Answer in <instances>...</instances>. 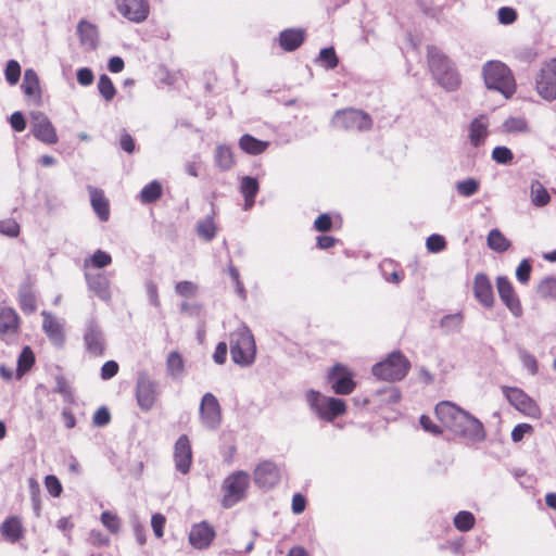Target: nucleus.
I'll use <instances>...</instances> for the list:
<instances>
[{
	"mask_svg": "<svg viewBox=\"0 0 556 556\" xmlns=\"http://www.w3.org/2000/svg\"><path fill=\"white\" fill-rule=\"evenodd\" d=\"M429 68L438 83L447 91H454L460 86V77L450 59L437 47L427 48Z\"/></svg>",
	"mask_w": 556,
	"mask_h": 556,
	"instance_id": "obj_1",
	"label": "nucleus"
},
{
	"mask_svg": "<svg viewBox=\"0 0 556 556\" xmlns=\"http://www.w3.org/2000/svg\"><path fill=\"white\" fill-rule=\"evenodd\" d=\"M486 88L494 89L506 98L516 91V80L509 67L501 61H489L482 68Z\"/></svg>",
	"mask_w": 556,
	"mask_h": 556,
	"instance_id": "obj_2",
	"label": "nucleus"
},
{
	"mask_svg": "<svg viewBox=\"0 0 556 556\" xmlns=\"http://www.w3.org/2000/svg\"><path fill=\"white\" fill-rule=\"evenodd\" d=\"M230 355L239 366L251 365L256 355L254 337L247 327H240L229 334Z\"/></svg>",
	"mask_w": 556,
	"mask_h": 556,
	"instance_id": "obj_3",
	"label": "nucleus"
},
{
	"mask_svg": "<svg viewBox=\"0 0 556 556\" xmlns=\"http://www.w3.org/2000/svg\"><path fill=\"white\" fill-rule=\"evenodd\" d=\"M306 401L311 409L324 421L332 422L346 413L344 400L332 396H325L320 392L309 390L306 393Z\"/></svg>",
	"mask_w": 556,
	"mask_h": 556,
	"instance_id": "obj_4",
	"label": "nucleus"
},
{
	"mask_svg": "<svg viewBox=\"0 0 556 556\" xmlns=\"http://www.w3.org/2000/svg\"><path fill=\"white\" fill-rule=\"evenodd\" d=\"M410 368L409 361L401 352H392L386 359L372 366V375L384 381L402 380Z\"/></svg>",
	"mask_w": 556,
	"mask_h": 556,
	"instance_id": "obj_5",
	"label": "nucleus"
},
{
	"mask_svg": "<svg viewBox=\"0 0 556 556\" xmlns=\"http://www.w3.org/2000/svg\"><path fill=\"white\" fill-rule=\"evenodd\" d=\"M534 90L546 101L556 100V58L543 62L533 75Z\"/></svg>",
	"mask_w": 556,
	"mask_h": 556,
	"instance_id": "obj_6",
	"label": "nucleus"
},
{
	"mask_svg": "<svg viewBox=\"0 0 556 556\" xmlns=\"http://www.w3.org/2000/svg\"><path fill=\"white\" fill-rule=\"evenodd\" d=\"M249 486V475L242 470L229 475L223 482L224 496L222 505L225 508L233 506L244 496Z\"/></svg>",
	"mask_w": 556,
	"mask_h": 556,
	"instance_id": "obj_7",
	"label": "nucleus"
},
{
	"mask_svg": "<svg viewBox=\"0 0 556 556\" xmlns=\"http://www.w3.org/2000/svg\"><path fill=\"white\" fill-rule=\"evenodd\" d=\"M332 124L337 128L369 130L372 127V119L366 112L353 108L338 110Z\"/></svg>",
	"mask_w": 556,
	"mask_h": 556,
	"instance_id": "obj_8",
	"label": "nucleus"
},
{
	"mask_svg": "<svg viewBox=\"0 0 556 556\" xmlns=\"http://www.w3.org/2000/svg\"><path fill=\"white\" fill-rule=\"evenodd\" d=\"M354 376V372L348 366L337 363L328 370L327 381L333 393L349 395L356 388Z\"/></svg>",
	"mask_w": 556,
	"mask_h": 556,
	"instance_id": "obj_9",
	"label": "nucleus"
},
{
	"mask_svg": "<svg viewBox=\"0 0 556 556\" xmlns=\"http://www.w3.org/2000/svg\"><path fill=\"white\" fill-rule=\"evenodd\" d=\"M502 391L509 404L518 412L531 418L538 419L541 417L542 412L540 406L521 389L516 387H503Z\"/></svg>",
	"mask_w": 556,
	"mask_h": 556,
	"instance_id": "obj_10",
	"label": "nucleus"
},
{
	"mask_svg": "<svg viewBox=\"0 0 556 556\" xmlns=\"http://www.w3.org/2000/svg\"><path fill=\"white\" fill-rule=\"evenodd\" d=\"M118 13L134 23L146 21L150 13V5L147 0H115Z\"/></svg>",
	"mask_w": 556,
	"mask_h": 556,
	"instance_id": "obj_11",
	"label": "nucleus"
},
{
	"mask_svg": "<svg viewBox=\"0 0 556 556\" xmlns=\"http://www.w3.org/2000/svg\"><path fill=\"white\" fill-rule=\"evenodd\" d=\"M31 132L36 139L46 144H55L59 140L51 121L41 112L31 114Z\"/></svg>",
	"mask_w": 556,
	"mask_h": 556,
	"instance_id": "obj_12",
	"label": "nucleus"
},
{
	"mask_svg": "<svg viewBox=\"0 0 556 556\" xmlns=\"http://www.w3.org/2000/svg\"><path fill=\"white\" fill-rule=\"evenodd\" d=\"M434 413L442 426L454 432L458 424L464 419L466 410L450 401H442L435 405Z\"/></svg>",
	"mask_w": 556,
	"mask_h": 556,
	"instance_id": "obj_13",
	"label": "nucleus"
},
{
	"mask_svg": "<svg viewBox=\"0 0 556 556\" xmlns=\"http://www.w3.org/2000/svg\"><path fill=\"white\" fill-rule=\"evenodd\" d=\"M280 478V468L273 460H263L254 469L255 484L262 489H273L279 483Z\"/></svg>",
	"mask_w": 556,
	"mask_h": 556,
	"instance_id": "obj_14",
	"label": "nucleus"
},
{
	"mask_svg": "<svg viewBox=\"0 0 556 556\" xmlns=\"http://www.w3.org/2000/svg\"><path fill=\"white\" fill-rule=\"evenodd\" d=\"M454 433L469 442H481L485 439V430L480 420L466 412Z\"/></svg>",
	"mask_w": 556,
	"mask_h": 556,
	"instance_id": "obj_15",
	"label": "nucleus"
},
{
	"mask_svg": "<svg viewBox=\"0 0 556 556\" xmlns=\"http://www.w3.org/2000/svg\"><path fill=\"white\" fill-rule=\"evenodd\" d=\"M496 288L500 299L515 316L522 314V305L510 280L506 276L496 278Z\"/></svg>",
	"mask_w": 556,
	"mask_h": 556,
	"instance_id": "obj_16",
	"label": "nucleus"
},
{
	"mask_svg": "<svg viewBox=\"0 0 556 556\" xmlns=\"http://www.w3.org/2000/svg\"><path fill=\"white\" fill-rule=\"evenodd\" d=\"M173 456L176 469L180 473L187 475L193 460L191 442L187 434H181L175 442Z\"/></svg>",
	"mask_w": 556,
	"mask_h": 556,
	"instance_id": "obj_17",
	"label": "nucleus"
},
{
	"mask_svg": "<svg viewBox=\"0 0 556 556\" xmlns=\"http://www.w3.org/2000/svg\"><path fill=\"white\" fill-rule=\"evenodd\" d=\"M21 329V318L14 307L0 302V338L15 337Z\"/></svg>",
	"mask_w": 556,
	"mask_h": 556,
	"instance_id": "obj_18",
	"label": "nucleus"
},
{
	"mask_svg": "<svg viewBox=\"0 0 556 556\" xmlns=\"http://www.w3.org/2000/svg\"><path fill=\"white\" fill-rule=\"evenodd\" d=\"M202 422L208 428H216L222 421V409L216 396L210 392L202 397L200 405Z\"/></svg>",
	"mask_w": 556,
	"mask_h": 556,
	"instance_id": "obj_19",
	"label": "nucleus"
},
{
	"mask_svg": "<svg viewBox=\"0 0 556 556\" xmlns=\"http://www.w3.org/2000/svg\"><path fill=\"white\" fill-rule=\"evenodd\" d=\"M137 403L143 410H150L156 401V386L147 376H140L136 386Z\"/></svg>",
	"mask_w": 556,
	"mask_h": 556,
	"instance_id": "obj_20",
	"label": "nucleus"
},
{
	"mask_svg": "<svg viewBox=\"0 0 556 556\" xmlns=\"http://www.w3.org/2000/svg\"><path fill=\"white\" fill-rule=\"evenodd\" d=\"M216 536L215 529L206 521L192 526L189 532L190 544L198 549L207 548Z\"/></svg>",
	"mask_w": 556,
	"mask_h": 556,
	"instance_id": "obj_21",
	"label": "nucleus"
},
{
	"mask_svg": "<svg viewBox=\"0 0 556 556\" xmlns=\"http://www.w3.org/2000/svg\"><path fill=\"white\" fill-rule=\"evenodd\" d=\"M473 294L477 301L483 305L484 307H492L494 304V293L492 283L489 277L479 273L475 276L473 279Z\"/></svg>",
	"mask_w": 556,
	"mask_h": 556,
	"instance_id": "obj_22",
	"label": "nucleus"
},
{
	"mask_svg": "<svg viewBox=\"0 0 556 556\" xmlns=\"http://www.w3.org/2000/svg\"><path fill=\"white\" fill-rule=\"evenodd\" d=\"M26 99L35 104L41 101V87L39 77L35 70L27 68L24 72V78L21 86Z\"/></svg>",
	"mask_w": 556,
	"mask_h": 556,
	"instance_id": "obj_23",
	"label": "nucleus"
},
{
	"mask_svg": "<svg viewBox=\"0 0 556 556\" xmlns=\"http://www.w3.org/2000/svg\"><path fill=\"white\" fill-rule=\"evenodd\" d=\"M489 135V119L485 115H480L471 121L468 128L470 143L478 148L485 142Z\"/></svg>",
	"mask_w": 556,
	"mask_h": 556,
	"instance_id": "obj_24",
	"label": "nucleus"
},
{
	"mask_svg": "<svg viewBox=\"0 0 556 556\" xmlns=\"http://www.w3.org/2000/svg\"><path fill=\"white\" fill-rule=\"evenodd\" d=\"M306 33L302 28H287L279 34V46L282 50L291 52L300 48L305 41Z\"/></svg>",
	"mask_w": 556,
	"mask_h": 556,
	"instance_id": "obj_25",
	"label": "nucleus"
},
{
	"mask_svg": "<svg viewBox=\"0 0 556 556\" xmlns=\"http://www.w3.org/2000/svg\"><path fill=\"white\" fill-rule=\"evenodd\" d=\"M42 329L54 345H63L65 340L63 326L52 314H43Z\"/></svg>",
	"mask_w": 556,
	"mask_h": 556,
	"instance_id": "obj_26",
	"label": "nucleus"
},
{
	"mask_svg": "<svg viewBox=\"0 0 556 556\" xmlns=\"http://www.w3.org/2000/svg\"><path fill=\"white\" fill-rule=\"evenodd\" d=\"M87 351L93 356H101L104 353V339L101 330L96 326H90L84 336Z\"/></svg>",
	"mask_w": 556,
	"mask_h": 556,
	"instance_id": "obj_27",
	"label": "nucleus"
},
{
	"mask_svg": "<svg viewBox=\"0 0 556 556\" xmlns=\"http://www.w3.org/2000/svg\"><path fill=\"white\" fill-rule=\"evenodd\" d=\"M89 193L93 211L102 222H106L110 217V203L103 190L90 187Z\"/></svg>",
	"mask_w": 556,
	"mask_h": 556,
	"instance_id": "obj_28",
	"label": "nucleus"
},
{
	"mask_svg": "<svg viewBox=\"0 0 556 556\" xmlns=\"http://www.w3.org/2000/svg\"><path fill=\"white\" fill-rule=\"evenodd\" d=\"M88 287L103 301L111 300L110 281L103 274H86Z\"/></svg>",
	"mask_w": 556,
	"mask_h": 556,
	"instance_id": "obj_29",
	"label": "nucleus"
},
{
	"mask_svg": "<svg viewBox=\"0 0 556 556\" xmlns=\"http://www.w3.org/2000/svg\"><path fill=\"white\" fill-rule=\"evenodd\" d=\"M1 535L8 541L15 543L23 536V527L18 517L7 518L0 526Z\"/></svg>",
	"mask_w": 556,
	"mask_h": 556,
	"instance_id": "obj_30",
	"label": "nucleus"
},
{
	"mask_svg": "<svg viewBox=\"0 0 556 556\" xmlns=\"http://www.w3.org/2000/svg\"><path fill=\"white\" fill-rule=\"evenodd\" d=\"M77 34L80 40V43L89 49H94L98 43V31L97 27L83 20L77 25Z\"/></svg>",
	"mask_w": 556,
	"mask_h": 556,
	"instance_id": "obj_31",
	"label": "nucleus"
},
{
	"mask_svg": "<svg viewBox=\"0 0 556 556\" xmlns=\"http://www.w3.org/2000/svg\"><path fill=\"white\" fill-rule=\"evenodd\" d=\"M240 149L251 155H258L267 150L268 141L260 140L252 135L245 134L239 139Z\"/></svg>",
	"mask_w": 556,
	"mask_h": 556,
	"instance_id": "obj_32",
	"label": "nucleus"
},
{
	"mask_svg": "<svg viewBox=\"0 0 556 556\" xmlns=\"http://www.w3.org/2000/svg\"><path fill=\"white\" fill-rule=\"evenodd\" d=\"M258 190V181L255 178L250 176L242 177L240 191L244 197V207L247 210L253 206Z\"/></svg>",
	"mask_w": 556,
	"mask_h": 556,
	"instance_id": "obj_33",
	"label": "nucleus"
},
{
	"mask_svg": "<svg viewBox=\"0 0 556 556\" xmlns=\"http://www.w3.org/2000/svg\"><path fill=\"white\" fill-rule=\"evenodd\" d=\"M530 200L535 207H544L551 202V195L547 189L539 180H533L530 185Z\"/></svg>",
	"mask_w": 556,
	"mask_h": 556,
	"instance_id": "obj_34",
	"label": "nucleus"
},
{
	"mask_svg": "<svg viewBox=\"0 0 556 556\" xmlns=\"http://www.w3.org/2000/svg\"><path fill=\"white\" fill-rule=\"evenodd\" d=\"M162 195L163 186L157 180H153L141 189L139 200L142 204H150L159 201Z\"/></svg>",
	"mask_w": 556,
	"mask_h": 556,
	"instance_id": "obj_35",
	"label": "nucleus"
},
{
	"mask_svg": "<svg viewBox=\"0 0 556 556\" xmlns=\"http://www.w3.org/2000/svg\"><path fill=\"white\" fill-rule=\"evenodd\" d=\"M536 295L544 301L556 300V277L547 276L543 278L536 286Z\"/></svg>",
	"mask_w": 556,
	"mask_h": 556,
	"instance_id": "obj_36",
	"label": "nucleus"
},
{
	"mask_svg": "<svg viewBox=\"0 0 556 556\" xmlns=\"http://www.w3.org/2000/svg\"><path fill=\"white\" fill-rule=\"evenodd\" d=\"M488 247L498 253H503L510 248V241L498 229H492L486 238Z\"/></svg>",
	"mask_w": 556,
	"mask_h": 556,
	"instance_id": "obj_37",
	"label": "nucleus"
},
{
	"mask_svg": "<svg viewBox=\"0 0 556 556\" xmlns=\"http://www.w3.org/2000/svg\"><path fill=\"white\" fill-rule=\"evenodd\" d=\"M215 161L220 169H230L235 165L232 150L227 146H218L215 150Z\"/></svg>",
	"mask_w": 556,
	"mask_h": 556,
	"instance_id": "obj_38",
	"label": "nucleus"
},
{
	"mask_svg": "<svg viewBox=\"0 0 556 556\" xmlns=\"http://www.w3.org/2000/svg\"><path fill=\"white\" fill-rule=\"evenodd\" d=\"M18 305L24 313H34L36 311V296L29 287H23L18 291Z\"/></svg>",
	"mask_w": 556,
	"mask_h": 556,
	"instance_id": "obj_39",
	"label": "nucleus"
},
{
	"mask_svg": "<svg viewBox=\"0 0 556 556\" xmlns=\"http://www.w3.org/2000/svg\"><path fill=\"white\" fill-rule=\"evenodd\" d=\"M34 364H35V354H34L33 350L30 349V346L27 345V346L23 348V350L18 356L17 367H16L17 375L20 377L25 375L26 372H28L31 369Z\"/></svg>",
	"mask_w": 556,
	"mask_h": 556,
	"instance_id": "obj_40",
	"label": "nucleus"
},
{
	"mask_svg": "<svg viewBox=\"0 0 556 556\" xmlns=\"http://www.w3.org/2000/svg\"><path fill=\"white\" fill-rule=\"evenodd\" d=\"M453 523L458 531L467 532L475 527L476 518L472 513L462 510L455 515Z\"/></svg>",
	"mask_w": 556,
	"mask_h": 556,
	"instance_id": "obj_41",
	"label": "nucleus"
},
{
	"mask_svg": "<svg viewBox=\"0 0 556 556\" xmlns=\"http://www.w3.org/2000/svg\"><path fill=\"white\" fill-rule=\"evenodd\" d=\"M98 90L105 101L113 100L116 94V88L112 79L105 74L99 77Z\"/></svg>",
	"mask_w": 556,
	"mask_h": 556,
	"instance_id": "obj_42",
	"label": "nucleus"
},
{
	"mask_svg": "<svg viewBox=\"0 0 556 556\" xmlns=\"http://www.w3.org/2000/svg\"><path fill=\"white\" fill-rule=\"evenodd\" d=\"M216 225L213 217H206L199 222L197 226L198 235L206 241H211L216 236Z\"/></svg>",
	"mask_w": 556,
	"mask_h": 556,
	"instance_id": "obj_43",
	"label": "nucleus"
},
{
	"mask_svg": "<svg viewBox=\"0 0 556 556\" xmlns=\"http://www.w3.org/2000/svg\"><path fill=\"white\" fill-rule=\"evenodd\" d=\"M380 405L396 404L401 400V392L397 388L389 387L376 393Z\"/></svg>",
	"mask_w": 556,
	"mask_h": 556,
	"instance_id": "obj_44",
	"label": "nucleus"
},
{
	"mask_svg": "<svg viewBox=\"0 0 556 556\" xmlns=\"http://www.w3.org/2000/svg\"><path fill=\"white\" fill-rule=\"evenodd\" d=\"M166 366L170 375H180L185 369L184 358L180 353L177 351L170 352L167 356Z\"/></svg>",
	"mask_w": 556,
	"mask_h": 556,
	"instance_id": "obj_45",
	"label": "nucleus"
},
{
	"mask_svg": "<svg viewBox=\"0 0 556 556\" xmlns=\"http://www.w3.org/2000/svg\"><path fill=\"white\" fill-rule=\"evenodd\" d=\"M199 286L190 280L178 281L175 285V292L186 299L194 298L198 294Z\"/></svg>",
	"mask_w": 556,
	"mask_h": 556,
	"instance_id": "obj_46",
	"label": "nucleus"
},
{
	"mask_svg": "<svg viewBox=\"0 0 556 556\" xmlns=\"http://www.w3.org/2000/svg\"><path fill=\"white\" fill-rule=\"evenodd\" d=\"M318 61L327 70H333L339 64V59L332 47L321 49L319 52Z\"/></svg>",
	"mask_w": 556,
	"mask_h": 556,
	"instance_id": "obj_47",
	"label": "nucleus"
},
{
	"mask_svg": "<svg viewBox=\"0 0 556 556\" xmlns=\"http://www.w3.org/2000/svg\"><path fill=\"white\" fill-rule=\"evenodd\" d=\"M101 522L102 525L113 534L119 532L121 529V519L116 514H113L109 510H105L101 514Z\"/></svg>",
	"mask_w": 556,
	"mask_h": 556,
	"instance_id": "obj_48",
	"label": "nucleus"
},
{
	"mask_svg": "<svg viewBox=\"0 0 556 556\" xmlns=\"http://www.w3.org/2000/svg\"><path fill=\"white\" fill-rule=\"evenodd\" d=\"M457 192L463 197H471L479 190V181L473 178H468L458 181L456 185Z\"/></svg>",
	"mask_w": 556,
	"mask_h": 556,
	"instance_id": "obj_49",
	"label": "nucleus"
},
{
	"mask_svg": "<svg viewBox=\"0 0 556 556\" xmlns=\"http://www.w3.org/2000/svg\"><path fill=\"white\" fill-rule=\"evenodd\" d=\"M514 159L511 150L504 146H497L492 151V160L497 164H509Z\"/></svg>",
	"mask_w": 556,
	"mask_h": 556,
	"instance_id": "obj_50",
	"label": "nucleus"
},
{
	"mask_svg": "<svg viewBox=\"0 0 556 556\" xmlns=\"http://www.w3.org/2000/svg\"><path fill=\"white\" fill-rule=\"evenodd\" d=\"M88 263H90L96 268H103L112 263V257L109 253L102 250H97L91 258L85 262V266H88Z\"/></svg>",
	"mask_w": 556,
	"mask_h": 556,
	"instance_id": "obj_51",
	"label": "nucleus"
},
{
	"mask_svg": "<svg viewBox=\"0 0 556 556\" xmlns=\"http://www.w3.org/2000/svg\"><path fill=\"white\" fill-rule=\"evenodd\" d=\"M503 127L507 132H525L528 130V123L521 117H510L504 122Z\"/></svg>",
	"mask_w": 556,
	"mask_h": 556,
	"instance_id": "obj_52",
	"label": "nucleus"
},
{
	"mask_svg": "<svg viewBox=\"0 0 556 556\" xmlns=\"http://www.w3.org/2000/svg\"><path fill=\"white\" fill-rule=\"evenodd\" d=\"M5 79L10 85H16L21 77V66L17 61L10 60L4 71Z\"/></svg>",
	"mask_w": 556,
	"mask_h": 556,
	"instance_id": "obj_53",
	"label": "nucleus"
},
{
	"mask_svg": "<svg viewBox=\"0 0 556 556\" xmlns=\"http://www.w3.org/2000/svg\"><path fill=\"white\" fill-rule=\"evenodd\" d=\"M45 486H46L48 493L53 497H59L63 492L62 484H61L60 480L58 479V477L54 475L46 476Z\"/></svg>",
	"mask_w": 556,
	"mask_h": 556,
	"instance_id": "obj_54",
	"label": "nucleus"
},
{
	"mask_svg": "<svg viewBox=\"0 0 556 556\" xmlns=\"http://www.w3.org/2000/svg\"><path fill=\"white\" fill-rule=\"evenodd\" d=\"M532 266L528 260H522L517 267L516 277L522 285H527L530 280Z\"/></svg>",
	"mask_w": 556,
	"mask_h": 556,
	"instance_id": "obj_55",
	"label": "nucleus"
},
{
	"mask_svg": "<svg viewBox=\"0 0 556 556\" xmlns=\"http://www.w3.org/2000/svg\"><path fill=\"white\" fill-rule=\"evenodd\" d=\"M426 244L430 252L438 253L445 249L446 241L441 235H431L428 237Z\"/></svg>",
	"mask_w": 556,
	"mask_h": 556,
	"instance_id": "obj_56",
	"label": "nucleus"
},
{
	"mask_svg": "<svg viewBox=\"0 0 556 556\" xmlns=\"http://www.w3.org/2000/svg\"><path fill=\"white\" fill-rule=\"evenodd\" d=\"M533 427L530 424H518L514 427L511 431V440L514 442H520L526 434H532L533 433Z\"/></svg>",
	"mask_w": 556,
	"mask_h": 556,
	"instance_id": "obj_57",
	"label": "nucleus"
},
{
	"mask_svg": "<svg viewBox=\"0 0 556 556\" xmlns=\"http://www.w3.org/2000/svg\"><path fill=\"white\" fill-rule=\"evenodd\" d=\"M111 421V414L104 406L98 408L92 417V422L97 427H104Z\"/></svg>",
	"mask_w": 556,
	"mask_h": 556,
	"instance_id": "obj_58",
	"label": "nucleus"
},
{
	"mask_svg": "<svg viewBox=\"0 0 556 556\" xmlns=\"http://www.w3.org/2000/svg\"><path fill=\"white\" fill-rule=\"evenodd\" d=\"M314 228L319 232H327L332 228V218L329 214H320L314 222Z\"/></svg>",
	"mask_w": 556,
	"mask_h": 556,
	"instance_id": "obj_59",
	"label": "nucleus"
},
{
	"mask_svg": "<svg viewBox=\"0 0 556 556\" xmlns=\"http://www.w3.org/2000/svg\"><path fill=\"white\" fill-rule=\"evenodd\" d=\"M419 422L422 429L431 434L440 435L443 432L442 428L439 425L434 424L433 420L427 415H421Z\"/></svg>",
	"mask_w": 556,
	"mask_h": 556,
	"instance_id": "obj_60",
	"label": "nucleus"
},
{
	"mask_svg": "<svg viewBox=\"0 0 556 556\" xmlns=\"http://www.w3.org/2000/svg\"><path fill=\"white\" fill-rule=\"evenodd\" d=\"M517 20V12L510 7H503L498 10V21L501 24L508 25Z\"/></svg>",
	"mask_w": 556,
	"mask_h": 556,
	"instance_id": "obj_61",
	"label": "nucleus"
},
{
	"mask_svg": "<svg viewBox=\"0 0 556 556\" xmlns=\"http://www.w3.org/2000/svg\"><path fill=\"white\" fill-rule=\"evenodd\" d=\"M118 369L119 366L115 361H108L101 367V378L109 380L117 375Z\"/></svg>",
	"mask_w": 556,
	"mask_h": 556,
	"instance_id": "obj_62",
	"label": "nucleus"
},
{
	"mask_svg": "<svg viewBox=\"0 0 556 556\" xmlns=\"http://www.w3.org/2000/svg\"><path fill=\"white\" fill-rule=\"evenodd\" d=\"M166 518L162 514H154L151 518V526L156 538H162L164 534V526Z\"/></svg>",
	"mask_w": 556,
	"mask_h": 556,
	"instance_id": "obj_63",
	"label": "nucleus"
},
{
	"mask_svg": "<svg viewBox=\"0 0 556 556\" xmlns=\"http://www.w3.org/2000/svg\"><path fill=\"white\" fill-rule=\"evenodd\" d=\"M11 127L18 132L26 129V121L21 112H14L10 117Z\"/></svg>",
	"mask_w": 556,
	"mask_h": 556,
	"instance_id": "obj_64",
	"label": "nucleus"
}]
</instances>
